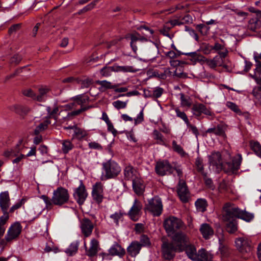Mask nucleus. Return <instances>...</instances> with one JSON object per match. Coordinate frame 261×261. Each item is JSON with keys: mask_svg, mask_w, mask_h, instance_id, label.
I'll return each instance as SVG.
<instances>
[{"mask_svg": "<svg viewBox=\"0 0 261 261\" xmlns=\"http://www.w3.org/2000/svg\"><path fill=\"white\" fill-rule=\"evenodd\" d=\"M224 220L225 221H230L236 220L235 218H240L246 221H250L253 218L252 214L246 212L241 210L234 204L227 202L223 206Z\"/></svg>", "mask_w": 261, "mask_h": 261, "instance_id": "f257e3e1", "label": "nucleus"}, {"mask_svg": "<svg viewBox=\"0 0 261 261\" xmlns=\"http://www.w3.org/2000/svg\"><path fill=\"white\" fill-rule=\"evenodd\" d=\"M163 224L164 228L169 236L173 234L176 231L182 229L185 226L184 223L181 219L174 216H170L165 219Z\"/></svg>", "mask_w": 261, "mask_h": 261, "instance_id": "f03ea898", "label": "nucleus"}, {"mask_svg": "<svg viewBox=\"0 0 261 261\" xmlns=\"http://www.w3.org/2000/svg\"><path fill=\"white\" fill-rule=\"evenodd\" d=\"M104 177L105 179L113 178L120 173V166L114 161L109 160L102 164Z\"/></svg>", "mask_w": 261, "mask_h": 261, "instance_id": "7ed1b4c3", "label": "nucleus"}, {"mask_svg": "<svg viewBox=\"0 0 261 261\" xmlns=\"http://www.w3.org/2000/svg\"><path fill=\"white\" fill-rule=\"evenodd\" d=\"M236 246L243 254V258L248 259L251 256L252 245L250 240L245 237L239 238L236 240Z\"/></svg>", "mask_w": 261, "mask_h": 261, "instance_id": "20e7f679", "label": "nucleus"}, {"mask_svg": "<svg viewBox=\"0 0 261 261\" xmlns=\"http://www.w3.org/2000/svg\"><path fill=\"white\" fill-rule=\"evenodd\" d=\"M69 199L68 190L63 187H58L53 192L52 200L54 205L62 206L67 203Z\"/></svg>", "mask_w": 261, "mask_h": 261, "instance_id": "39448f33", "label": "nucleus"}, {"mask_svg": "<svg viewBox=\"0 0 261 261\" xmlns=\"http://www.w3.org/2000/svg\"><path fill=\"white\" fill-rule=\"evenodd\" d=\"M145 209L154 216H159L163 211V204L160 198L155 196L148 201Z\"/></svg>", "mask_w": 261, "mask_h": 261, "instance_id": "423d86ee", "label": "nucleus"}, {"mask_svg": "<svg viewBox=\"0 0 261 261\" xmlns=\"http://www.w3.org/2000/svg\"><path fill=\"white\" fill-rule=\"evenodd\" d=\"M172 240L175 244V246L177 248L179 252L182 251L189 243V237L182 231L174 233Z\"/></svg>", "mask_w": 261, "mask_h": 261, "instance_id": "0eeeda50", "label": "nucleus"}, {"mask_svg": "<svg viewBox=\"0 0 261 261\" xmlns=\"http://www.w3.org/2000/svg\"><path fill=\"white\" fill-rule=\"evenodd\" d=\"M242 158L241 154H238L232 159V162H226L223 164L222 169L228 174L236 172L240 167Z\"/></svg>", "mask_w": 261, "mask_h": 261, "instance_id": "6e6552de", "label": "nucleus"}, {"mask_svg": "<svg viewBox=\"0 0 261 261\" xmlns=\"http://www.w3.org/2000/svg\"><path fill=\"white\" fill-rule=\"evenodd\" d=\"M177 251H178L177 248L173 243L164 241L162 245V255L165 259H172Z\"/></svg>", "mask_w": 261, "mask_h": 261, "instance_id": "1a4fd4ad", "label": "nucleus"}, {"mask_svg": "<svg viewBox=\"0 0 261 261\" xmlns=\"http://www.w3.org/2000/svg\"><path fill=\"white\" fill-rule=\"evenodd\" d=\"M192 112L196 117H200L202 114L207 116L211 117V119L214 117V114L211 109L207 108L205 105L201 103H196L192 106Z\"/></svg>", "mask_w": 261, "mask_h": 261, "instance_id": "9d476101", "label": "nucleus"}, {"mask_svg": "<svg viewBox=\"0 0 261 261\" xmlns=\"http://www.w3.org/2000/svg\"><path fill=\"white\" fill-rule=\"evenodd\" d=\"M22 226L19 222H16L11 225L5 236V239L8 242L16 239L20 234Z\"/></svg>", "mask_w": 261, "mask_h": 261, "instance_id": "9b49d317", "label": "nucleus"}, {"mask_svg": "<svg viewBox=\"0 0 261 261\" xmlns=\"http://www.w3.org/2000/svg\"><path fill=\"white\" fill-rule=\"evenodd\" d=\"M73 197L79 205H82L85 201L88 193L86 190L85 185L82 180L79 187L75 188L73 194Z\"/></svg>", "mask_w": 261, "mask_h": 261, "instance_id": "f8f14e48", "label": "nucleus"}, {"mask_svg": "<svg viewBox=\"0 0 261 261\" xmlns=\"http://www.w3.org/2000/svg\"><path fill=\"white\" fill-rule=\"evenodd\" d=\"M183 54L189 56L191 58V61L193 62H204L212 69H214L217 66L213 59H208L196 52L183 53Z\"/></svg>", "mask_w": 261, "mask_h": 261, "instance_id": "ddd939ff", "label": "nucleus"}, {"mask_svg": "<svg viewBox=\"0 0 261 261\" xmlns=\"http://www.w3.org/2000/svg\"><path fill=\"white\" fill-rule=\"evenodd\" d=\"M155 169L156 173L161 176L171 174L174 171V168L167 161L158 162Z\"/></svg>", "mask_w": 261, "mask_h": 261, "instance_id": "4468645a", "label": "nucleus"}, {"mask_svg": "<svg viewBox=\"0 0 261 261\" xmlns=\"http://www.w3.org/2000/svg\"><path fill=\"white\" fill-rule=\"evenodd\" d=\"M94 226L93 223L88 218H84L80 221V228L85 238L91 236Z\"/></svg>", "mask_w": 261, "mask_h": 261, "instance_id": "2eb2a0df", "label": "nucleus"}, {"mask_svg": "<svg viewBox=\"0 0 261 261\" xmlns=\"http://www.w3.org/2000/svg\"><path fill=\"white\" fill-rule=\"evenodd\" d=\"M92 197L93 200L97 204H100L103 199V185L100 182H96L93 186Z\"/></svg>", "mask_w": 261, "mask_h": 261, "instance_id": "dca6fc26", "label": "nucleus"}, {"mask_svg": "<svg viewBox=\"0 0 261 261\" xmlns=\"http://www.w3.org/2000/svg\"><path fill=\"white\" fill-rule=\"evenodd\" d=\"M177 191L180 199L183 202H187L188 201L190 193L186 183L184 180L181 179L179 180Z\"/></svg>", "mask_w": 261, "mask_h": 261, "instance_id": "f3484780", "label": "nucleus"}, {"mask_svg": "<svg viewBox=\"0 0 261 261\" xmlns=\"http://www.w3.org/2000/svg\"><path fill=\"white\" fill-rule=\"evenodd\" d=\"M142 208V205L137 199H135L133 205L128 212V215L130 218L134 221L138 220L140 217L141 210Z\"/></svg>", "mask_w": 261, "mask_h": 261, "instance_id": "a211bd4d", "label": "nucleus"}, {"mask_svg": "<svg viewBox=\"0 0 261 261\" xmlns=\"http://www.w3.org/2000/svg\"><path fill=\"white\" fill-rule=\"evenodd\" d=\"M209 162L211 165L216 166L218 170H222L223 164L221 155L219 152L213 153L209 156Z\"/></svg>", "mask_w": 261, "mask_h": 261, "instance_id": "6ab92c4d", "label": "nucleus"}, {"mask_svg": "<svg viewBox=\"0 0 261 261\" xmlns=\"http://www.w3.org/2000/svg\"><path fill=\"white\" fill-rule=\"evenodd\" d=\"M10 205V198L8 191L0 193V207L3 212H7Z\"/></svg>", "mask_w": 261, "mask_h": 261, "instance_id": "aec40b11", "label": "nucleus"}, {"mask_svg": "<svg viewBox=\"0 0 261 261\" xmlns=\"http://www.w3.org/2000/svg\"><path fill=\"white\" fill-rule=\"evenodd\" d=\"M146 37L141 36V35L138 33L133 34L130 35L131 42H130V46L131 47L135 53H136L137 50V42L138 41H147V37L148 36L145 35ZM150 37V36H148Z\"/></svg>", "mask_w": 261, "mask_h": 261, "instance_id": "412c9836", "label": "nucleus"}, {"mask_svg": "<svg viewBox=\"0 0 261 261\" xmlns=\"http://www.w3.org/2000/svg\"><path fill=\"white\" fill-rule=\"evenodd\" d=\"M199 231L203 238L205 240L210 239L214 234V231L212 226L207 223H203L200 225Z\"/></svg>", "mask_w": 261, "mask_h": 261, "instance_id": "4be33fe9", "label": "nucleus"}, {"mask_svg": "<svg viewBox=\"0 0 261 261\" xmlns=\"http://www.w3.org/2000/svg\"><path fill=\"white\" fill-rule=\"evenodd\" d=\"M85 247L86 248V255L89 257H93L96 255L98 252L99 243L96 239H93L90 242V247L89 249H87L86 244H85Z\"/></svg>", "mask_w": 261, "mask_h": 261, "instance_id": "5701e85b", "label": "nucleus"}, {"mask_svg": "<svg viewBox=\"0 0 261 261\" xmlns=\"http://www.w3.org/2000/svg\"><path fill=\"white\" fill-rule=\"evenodd\" d=\"M124 175L125 179L132 181L138 177L137 171L130 165L126 166L124 168Z\"/></svg>", "mask_w": 261, "mask_h": 261, "instance_id": "b1692460", "label": "nucleus"}, {"mask_svg": "<svg viewBox=\"0 0 261 261\" xmlns=\"http://www.w3.org/2000/svg\"><path fill=\"white\" fill-rule=\"evenodd\" d=\"M133 181V188L134 192L138 195H141L144 192L145 186L143 184V180L139 177L134 179Z\"/></svg>", "mask_w": 261, "mask_h": 261, "instance_id": "393cba45", "label": "nucleus"}, {"mask_svg": "<svg viewBox=\"0 0 261 261\" xmlns=\"http://www.w3.org/2000/svg\"><path fill=\"white\" fill-rule=\"evenodd\" d=\"M24 145L23 143V140H20L18 142V143L16 145L15 150L11 149L8 150L4 152V155L6 157H13L16 156L17 153H18L20 151L24 148Z\"/></svg>", "mask_w": 261, "mask_h": 261, "instance_id": "a878e982", "label": "nucleus"}, {"mask_svg": "<svg viewBox=\"0 0 261 261\" xmlns=\"http://www.w3.org/2000/svg\"><path fill=\"white\" fill-rule=\"evenodd\" d=\"M109 253L112 256L122 257L125 254V250L118 243L114 244L109 249Z\"/></svg>", "mask_w": 261, "mask_h": 261, "instance_id": "bb28decb", "label": "nucleus"}, {"mask_svg": "<svg viewBox=\"0 0 261 261\" xmlns=\"http://www.w3.org/2000/svg\"><path fill=\"white\" fill-rule=\"evenodd\" d=\"M141 248L140 243L137 241H134L127 248V251L129 255L135 257L139 253Z\"/></svg>", "mask_w": 261, "mask_h": 261, "instance_id": "cd10ccee", "label": "nucleus"}, {"mask_svg": "<svg viewBox=\"0 0 261 261\" xmlns=\"http://www.w3.org/2000/svg\"><path fill=\"white\" fill-rule=\"evenodd\" d=\"M184 250H185L186 254L190 259L193 260L198 259V254L196 252V249L194 246L189 245L188 244Z\"/></svg>", "mask_w": 261, "mask_h": 261, "instance_id": "c85d7f7f", "label": "nucleus"}, {"mask_svg": "<svg viewBox=\"0 0 261 261\" xmlns=\"http://www.w3.org/2000/svg\"><path fill=\"white\" fill-rule=\"evenodd\" d=\"M261 27V21L258 18L255 17L249 21L248 28L249 30L255 32Z\"/></svg>", "mask_w": 261, "mask_h": 261, "instance_id": "c756f323", "label": "nucleus"}, {"mask_svg": "<svg viewBox=\"0 0 261 261\" xmlns=\"http://www.w3.org/2000/svg\"><path fill=\"white\" fill-rule=\"evenodd\" d=\"M213 50L218 52V54L221 57H226L228 55V50L224 45L216 42L214 46H212Z\"/></svg>", "mask_w": 261, "mask_h": 261, "instance_id": "7c9ffc66", "label": "nucleus"}, {"mask_svg": "<svg viewBox=\"0 0 261 261\" xmlns=\"http://www.w3.org/2000/svg\"><path fill=\"white\" fill-rule=\"evenodd\" d=\"M180 105L182 107L190 108L192 105V100L189 96L185 95L184 93H180Z\"/></svg>", "mask_w": 261, "mask_h": 261, "instance_id": "2f4dec72", "label": "nucleus"}, {"mask_svg": "<svg viewBox=\"0 0 261 261\" xmlns=\"http://www.w3.org/2000/svg\"><path fill=\"white\" fill-rule=\"evenodd\" d=\"M195 206L198 212H204L206 210L207 206V202L205 199L200 198L195 202Z\"/></svg>", "mask_w": 261, "mask_h": 261, "instance_id": "473e14b6", "label": "nucleus"}, {"mask_svg": "<svg viewBox=\"0 0 261 261\" xmlns=\"http://www.w3.org/2000/svg\"><path fill=\"white\" fill-rule=\"evenodd\" d=\"M96 83L100 86V89L103 90V89H115L117 87V85H113L111 82L107 81H97Z\"/></svg>", "mask_w": 261, "mask_h": 261, "instance_id": "72a5a7b5", "label": "nucleus"}, {"mask_svg": "<svg viewBox=\"0 0 261 261\" xmlns=\"http://www.w3.org/2000/svg\"><path fill=\"white\" fill-rule=\"evenodd\" d=\"M195 166L197 171L201 174L202 176H206V173L204 171V164L203 160L200 158H197L195 162Z\"/></svg>", "mask_w": 261, "mask_h": 261, "instance_id": "f704fd0d", "label": "nucleus"}, {"mask_svg": "<svg viewBox=\"0 0 261 261\" xmlns=\"http://www.w3.org/2000/svg\"><path fill=\"white\" fill-rule=\"evenodd\" d=\"M79 243L77 242L72 243L69 247L66 249L65 252L69 256L74 255L77 251Z\"/></svg>", "mask_w": 261, "mask_h": 261, "instance_id": "c9c22d12", "label": "nucleus"}, {"mask_svg": "<svg viewBox=\"0 0 261 261\" xmlns=\"http://www.w3.org/2000/svg\"><path fill=\"white\" fill-rule=\"evenodd\" d=\"M87 135V133L86 130L76 127V128H75L72 139L75 138L77 140H81Z\"/></svg>", "mask_w": 261, "mask_h": 261, "instance_id": "e433bc0d", "label": "nucleus"}, {"mask_svg": "<svg viewBox=\"0 0 261 261\" xmlns=\"http://www.w3.org/2000/svg\"><path fill=\"white\" fill-rule=\"evenodd\" d=\"M228 223L226 224V230L228 232L233 233L238 229V225L236 220H231L226 221Z\"/></svg>", "mask_w": 261, "mask_h": 261, "instance_id": "4c0bfd02", "label": "nucleus"}, {"mask_svg": "<svg viewBox=\"0 0 261 261\" xmlns=\"http://www.w3.org/2000/svg\"><path fill=\"white\" fill-rule=\"evenodd\" d=\"M62 144V149L63 153L65 154L67 153L70 150L72 149L74 147V145L68 140H63Z\"/></svg>", "mask_w": 261, "mask_h": 261, "instance_id": "58836bf2", "label": "nucleus"}, {"mask_svg": "<svg viewBox=\"0 0 261 261\" xmlns=\"http://www.w3.org/2000/svg\"><path fill=\"white\" fill-rule=\"evenodd\" d=\"M49 92V89L47 88H40L39 89V94H36V100L38 101H42L44 100L47 93Z\"/></svg>", "mask_w": 261, "mask_h": 261, "instance_id": "ea45409f", "label": "nucleus"}, {"mask_svg": "<svg viewBox=\"0 0 261 261\" xmlns=\"http://www.w3.org/2000/svg\"><path fill=\"white\" fill-rule=\"evenodd\" d=\"M139 68H136L132 66H121L118 67V70L119 71H122L124 72H136L139 71Z\"/></svg>", "mask_w": 261, "mask_h": 261, "instance_id": "a19ab883", "label": "nucleus"}, {"mask_svg": "<svg viewBox=\"0 0 261 261\" xmlns=\"http://www.w3.org/2000/svg\"><path fill=\"white\" fill-rule=\"evenodd\" d=\"M72 99L75 101L77 105L82 106L88 101L89 97L88 96H84L83 95H79L72 97Z\"/></svg>", "mask_w": 261, "mask_h": 261, "instance_id": "79ce46f5", "label": "nucleus"}, {"mask_svg": "<svg viewBox=\"0 0 261 261\" xmlns=\"http://www.w3.org/2000/svg\"><path fill=\"white\" fill-rule=\"evenodd\" d=\"M50 123V121L48 120H45L44 122L40 123L38 125L34 130V134L36 135L39 134L40 132L45 130L47 125Z\"/></svg>", "mask_w": 261, "mask_h": 261, "instance_id": "37998d69", "label": "nucleus"}, {"mask_svg": "<svg viewBox=\"0 0 261 261\" xmlns=\"http://www.w3.org/2000/svg\"><path fill=\"white\" fill-rule=\"evenodd\" d=\"M41 198L43 199L44 202L45 203V208L48 210H50L53 208V205H54V203L53 202L52 198L50 199L47 196L45 195H42L41 196Z\"/></svg>", "mask_w": 261, "mask_h": 261, "instance_id": "c03bdc74", "label": "nucleus"}, {"mask_svg": "<svg viewBox=\"0 0 261 261\" xmlns=\"http://www.w3.org/2000/svg\"><path fill=\"white\" fill-rule=\"evenodd\" d=\"M251 147L252 150L258 156L261 158V145L258 142H253L251 143Z\"/></svg>", "mask_w": 261, "mask_h": 261, "instance_id": "a18cd8bd", "label": "nucleus"}, {"mask_svg": "<svg viewBox=\"0 0 261 261\" xmlns=\"http://www.w3.org/2000/svg\"><path fill=\"white\" fill-rule=\"evenodd\" d=\"M114 71L113 67L105 66L100 70V73L102 76L108 77L110 76L111 73Z\"/></svg>", "mask_w": 261, "mask_h": 261, "instance_id": "49530a36", "label": "nucleus"}, {"mask_svg": "<svg viewBox=\"0 0 261 261\" xmlns=\"http://www.w3.org/2000/svg\"><path fill=\"white\" fill-rule=\"evenodd\" d=\"M27 201L26 198H23L20 201H18L16 204L13 205L10 209L9 213H13L14 211L19 208L22 205H23Z\"/></svg>", "mask_w": 261, "mask_h": 261, "instance_id": "de8ad7c7", "label": "nucleus"}, {"mask_svg": "<svg viewBox=\"0 0 261 261\" xmlns=\"http://www.w3.org/2000/svg\"><path fill=\"white\" fill-rule=\"evenodd\" d=\"M175 111L176 116L183 120L186 124H189V120L186 114L184 112L180 111L178 108H176Z\"/></svg>", "mask_w": 261, "mask_h": 261, "instance_id": "09e8293b", "label": "nucleus"}, {"mask_svg": "<svg viewBox=\"0 0 261 261\" xmlns=\"http://www.w3.org/2000/svg\"><path fill=\"white\" fill-rule=\"evenodd\" d=\"M99 1V0H95V1H94L93 2L91 3L90 4H88V5L85 6L83 9H82L81 10H80L77 13L79 14H81L83 13H85V12H87V11H88L89 10H91V9H92L95 7L96 4L97 3V2Z\"/></svg>", "mask_w": 261, "mask_h": 261, "instance_id": "8fccbe9b", "label": "nucleus"}, {"mask_svg": "<svg viewBox=\"0 0 261 261\" xmlns=\"http://www.w3.org/2000/svg\"><path fill=\"white\" fill-rule=\"evenodd\" d=\"M48 113L49 118H54L55 120L57 119V114L59 112V108L58 107H55L53 110H51L50 107H48L46 109Z\"/></svg>", "mask_w": 261, "mask_h": 261, "instance_id": "3c124183", "label": "nucleus"}, {"mask_svg": "<svg viewBox=\"0 0 261 261\" xmlns=\"http://www.w3.org/2000/svg\"><path fill=\"white\" fill-rule=\"evenodd\" d=\"M200 49L204 54L208 55L213 50L212 45L207 43H203L201 45Z\"/></svg>", "mask_w": 261, "mask_h": 261, "instance_id": "603ef678", "label": "nucleus"}, {"mask_svg": "<svg viewBox=\"0 0 261 261\" xmlns=\"http://www.w3.org/2000/svg\"><path fill=\"white\" fill-rule=\"evenodd\" d=\"M172 144L174 151H176L181 156L185 155V152L184 151L180 145H178L175 141H173Z\"/></svg>", "mask_w": 261, "mask_h": 261, "instance_id": "864d4df0", "label": "nucleus"}, {"mask_svg": "<svg viewBox=\"0 0 261 261\" xmlns=\"http://www.w3.org/2000/svg\"><path fill=\"white\" fill-rule=\"evenodd\" d=\"M226 57H221V56H216L213 59L217 66H223L226 68L227 66L223 65V59Z\"/></svg>", "mask_w": 261, "mask_h": 261, "instance_id": "5fc2aeb1", "label": "nucleus"}, {"mask_svg": "<svg viewBox=\"0 0 261 261\" xmlns=\"http://www.w3.org/2000/svg\"><path fill=\"white\" fill-rule=\"evenodd\" d=\"M226 106L236 113L240 114L241 113V111L238 106L232 102L227 101L226 103Z\"/></svg>", "mask_w": 261, "mask_h": 261, "instance_id": "6e6d98bb", "label": "nucleus"}, {"mask_svg": "<svg viewBox=\"0 0 261 261\" xmlns=\"http://www.w3.org/2000/svg\"><path fill=\"white\" fill-rule=\"evenodd\" d=\"M93 83L92 80L90 79H86L83 80H80L79 83L81 84L82 88H87L92 85Z\"/></svg>", "mask_w": 261, "mask_h": 261, "instance_id": "4d7b16f0", "label": "nucleus"}, {"mask_svg": "<svg viewBox=\"0 0 261 261\" xmlns=\"http://www.w3.org/2000/svg\"><path fill=\"white\" fill-rule=\"evenodd\" d=\"M22 93L25 96L30 97L36 100V94L31 89H24L22 91Z\"/></svg>", "mask_w": 261, "mask_h": 261, "instance_id": "13d9d810", "label": "nucleus"}, {"mask_svg": "<svg viewBox=\"0 0 261 261\" xmlns=\"http://www.w3.org/2000/svg\"><path fill=\"white\" fill-rule=\"evenodd\" d=\"M181 24H182V23L179 22L177 19L171 20L168 21L166 23V25L165 26V28H167V29L168 30H169L171 28H172L175 25H179Z\"/></svg>", "mask_w": 261, "mask_h": 261, "instance_id": "bf43d9fd", "label": "nucleus"}, {"mask_svg": "<svg viewBox=\"0 0 261 261\" xmlns=\"http://www.w3.org/2000/svg\"><path fill=\"white\" fill-rule=\"evenodd\" d=\"M163 92L164 90L162 88L159 87H156L153 91L152 97L156 98L160 97L163 93Z\"/></svg>", "mask_w": 261, "mask_h": 261, "instance_id": "052dcab7", "label": "nucleus"}, {"mask_svg": "<svg viewBox=\"0 0 261 261\" xmlns=\"http://www.w3.org/2000/svg\"><path fill=\"white\" fill-rule=\"evenodd\" d=\"M140 244L141 247L150 245V242L149 238L146 235H142L140 238Z\"/></svg>", "mask_w": 261, "mask_h": 261, "instance_id": "680f3d73", "label": "nucleus"}, {"mask_svg": "<svg viewBox=\"0 0 261 261\" xmlns=\"http://www.w3.org/2000/svg\"><path fill=\"white\" fill-rule=\"evenodd\" d=\"M113 106L118 110L123 109L125 108L126 106V102L122 101L121 100H117L113 102Z\"/></svg>", "mask_w": 261, "mask_h": 261, "instance_id": "e2e57ef3", "label": "nucleus"}, {"mask_svg": "<svg viewBox=\"0 0 261 261\" xmlns=\"http://www.w3.org/2000/svg\"><path fill=\"white\" fill-rule=\"evenodd\" d=\"M123 214L121 212H116L115 214H112L110 216V218H112L117 225L118 224V222L120 219L122 218Z\"/></svg>", "mask_w": 261, "mask_h": 261, "instance_id": "0e129e2a", "label": "nucleus"}, {"mask_svg": "<svg viewBox=\"0 0 261 261\" xmlns=\"http://www.w3.org/2000/svg\"><path fill=\"white\" fill-rule=\"evenodd\" d=\"M164 55L166 57L170 59H174L177 58L178 57L180 56L179 54L176 53L173 50H170L168 51L165 52Z\"/></svg>", "mask_w": 261, "mask_h": 261, "instance_id": "69168bd1", "label": "nucleus"}, {"mask_svg": "<svg viewBox=\"0 0 261 261\" xmlns=\"http://www.w3.org/2000/svg\"><path fill=\"white\" fill-rule=\"evenodd\" d=\"M153 135L154 139L158 141V142L161 144L164 142L163 139V135L157 130H154L153 132Z\"/></svg>", "mask_w": 261, "mask_h": 261, "instance_id": "338daca9", "label": "nucleus"}, {"mask_svg": "<svg viewBox=\"0 0 261 261\" xmlns=\"http://www.w3.org/2000/svg\"><path fill=\"white\" fill-rule=\"evenodd\" d=\"M22 60V57L19 55H15L10 59V63L14 65H17Z\"/></svg>", "mask_w": 261, "mask_h": 261, "instance_id": "774afa93", "label": "nucleus"}]
</instances>
